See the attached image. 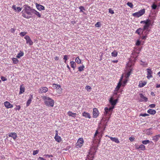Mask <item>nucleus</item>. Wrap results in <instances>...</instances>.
Listing matches in <instances>:
<instances>
[{
  "label": "nucleus",
  "mask_w": 160,
  "mask_h": 160,
  "mask_svg": "<svg viewBox=\"0 0 160 160\" xmlns=\"http://www.w3.org/2000/svg\"><path fill=\"white\" fill-rule=\"evenodd\" d=\"M43 99L44 100L45 104L47 106L51 107L53 106L54 102L51 98L47 96H44Z\"/></svg>",
  "instance_id": "1"
},
{
  "label": "nucleus",
  "mask_w": 160,
  "mask_h": 160,
  "mask_svg": "<svg viewBox=\"0 0 160 160\" xmlns=\"http://www.w3.org/2000/svg\"><path fill=\"white\" fill-rule=\"evenodd\" d=\"M140 23L145 24L142 28L144 31L146 30L147 31H149V28L151 25V21L150 20L148 19L146 20L142 21L140 22Z\"/></svg>",
  "instance_id": "2"
},
{
  "label": "nucleus",
  "mask_w": 160,
  "mask_h": 160,
  "mask_svg": "<svg viewBox=\"0 0 160 160\" xmlns=\"http://www.w3.org/2000/svg\"><path fill=\"white\" fill-rule=\"evenodd\" d=\"M97 147H93L91 149L89 153L88 157L89 158H90V159L92 160L94 158V155L95 154L97 150Z\"/></svg>",
  "instance_id": "3"
},
{
  "label": "nucleus",
  "mask_w": 160,
  "mask_h": 160,
  "mask_svg": "<svg viewBox=\"0 0 160 160\" xmlns=\"http://www.w3.org/2000/svg\"><path fill=\"white\" fill-rule=\"evenodd\" d=\"M114 107H110L109 108L105 107L104 108V114L105 116H110L111 115L113 110L114 108Z\"/></svg>",
  "instance_id": "4"
},
{
  "label": "nucleus",
  "mask_w": 160,
  "mask_h": 160,
  "mask_svg": "<svg viewBox=\"0 0 160 160\" xmlns=\"http://www.w3.org/2000/svg\"><path fill=\"white\" fill-rule=\"evenodd\" d=\"M145 13V10L144 9H143L140 10L139 11L133 13L132 14L133 17L136 18H139L141 16Z\"/></svg>",
  "instance_id": "5"
},
{
  "label": "nucleus",
  "mask_w": 160,
  "mask_h": 160,
  "mask_svg": "<svg viewBox=\"0 0 160 160\" xmlns=\"http://www.w3.org/2000/svg\"><path fill=\"white\" fill-rule=\"evenodd\" d=\"M34 9L31 8L29 6H27L24 8L25 12L28 15H32V11Z\"/></svg>",
  "instance_id": "6"
},
{
  "label": "nucleus",
  "mask_w": 160,
  "mask_h": 160,
  "mask_svg": "<svg viewBox=\"0 0 160 160\" xmlns=\"http://www.w3.org/2000/svg\"><path fill=\"white\" fill-rule=\"evenodd\" d=\"M127 67L128 72L126 74V77L127 78H128L131 75V71L132 70V68L131 67V65L129 63H128L127 64Z\"/></svg>",
  "instance_id": "7"
},
{
  "label": "nucleus",
  "mask_w": 160,
  "mask_h": 160,
  "mask_svg": "<svg viewBox=\"0 0 160 160\" xmlns=\"http://www.w3.org/2000/svg\"><path fill=\"white\" fill-rule=\"evenodd\" d=\"M83 140L82 138H80L78 140L76 144L77 148H80L82 147L83 143Z\"/></svg>",
  "instance_id": "8"
},
{
  "label": "nucleus",
  "mask_w": 160,
  "mask_h": 160,
  "mask_svg": "<svg viewBox=\"0 0 160 160\" xmlns=\"http://www.w3.org/2000/svg\"><path fill=\"white\" fill-rule=\"evenodd\" d=\"M24 38L26 40V43L27 44H29V46H31L33 44V42L29 36H25Z\"/></svg>",
  "instance_id": "9"
},
{
  "label": "nucleus",
  "mask_w": 160,
  "mask_h": 160,
  "mask_svg": "<svg viewBox=\"0 0 160 160\" xmlns=\"http://www.w3.org/2000/svg\"><path fill=\"white\" fill-rule=\"evenodd\" d=\"M109 102L111 105V107H115V106L116 105V103L118 101V99H116L115 100H113V98L111 97L109 99Z\"/></svg>",
  "instance_id": "10"
},
{
  "label": "nucleus",
  "mask_w": 160,
  "mask_h": 160,
  "mask_svg": "<svg viewBox=\"0 0 160 160\" xmlns=\"http://www.w3.org/2000/svg\"><path fill=\"white\" fill-rule=\"evenodd\" d=\"M147 78L148 79H150V78H152V72L150 69L147 68Z\"/></svg>",
  "instance_id": "11"
},
{
  "label": "nucleus",
  "mask_w": 160,
  "mask_h": 160,
  "mask_svg": "<svg viewBox=\"0 0 160 160\" xmlns=\"http://www.w3.org/2000/svg\"><path fill=\"white\" fill-rule=\"evenodd\" d=\"M135 148L137 149H138L139 150L144 151L145 150V147L143 144H141L140 146L138 145H135Z\"/></svg>",
  "instance_id": "12"
},
{
  "label": "nucleus",
  "mask_w": 160,
  "mask_h": 160,
  "mask_svg": "<svg viewBox=\"0 0 160 160\" xmlns=\"http://www.w3.org/2000/svg\"><path fill=\"white\" fill-rule=\"evenodd\" d=\"M36 7L38 10L40 11L45 10L44 7L42 5H40L38 3H36Z\"/></svg>",
  "instance_id": "13"
},
{
  "label": "nucleus",
  "mask_w": 160,
  "mask_h": 160,
  "mask_svg": "<svg viewBox=\"0 0 160 160\" xmlns=\"http://www.w3.org/2000/svg\"><path fill=\"white\" fill-rule=\"evenodd\" d=\"M8 136L12 138L14 140H16L18 137L17 133L14 132L9 133Z\"/></svg>",
  "instance_id": "14"
},
{
  "label": "nucleus",
  "mask_w": 160,
  "mask_h": 160,
  "mask_svg": "<svg viewBox=\"0 0 160 160\" xmlns=\"http://www.w3.org/2000/svg\"><path fill=\"white\" fill-rule=\"evenodd\" d=\"M98 115V112L97 108H94L93 112V118H96Z\"/></svg>",
  "instance_id": "15"
},
{
  "label": "nucleus",
  "mask_w": 160,
  "mask_h": 160,
  "mask_svg": "<svg viewBox=\"0 0 160 160\" xmlns=\"http://www.w3.org/2000/svg\"><path fill=\"white\" fill-rule=\"evenodd\" d=\"M144 31V30L142 28H139L135 32L136 33L138 34L139 35H141L143 34Z\"/></svg>",
  "instance_id": "16"
},
{
  "label": "nucleus",
  "mask_w": 160,
  "mask_h": 160,
  "mask_svg": "<svg viewBox=\"0 0 160 160\" xmlns=\"http://www.w3.org/2000/svg\"><path fill=\"white\" fill-rule=\"evenodd\" d=\"M4 104L5 107L7 108H12L13 107V105L8 101L5 102Z\"/></svg>",
  "instance_id": "17"
},
{
  "label": "nucleus",
  "mask_w": 160,
  "mask_h": 160,
  "mask_svg": "<svg viewBox=\"0 0 160 160\" xmlns=\"http://www.w3.org/2000/svg\"><path fill=\"white\" fill-rule=\"evenodd\" d=\"M48 88L46 87H41L40 88L39 92L40 93L46 92L48 91Z\"/></svg>",
  "instance_id": "18"
},
{
  "label": "nucleus",
  "mask_w": 160,
  "mask_h": 160,
  "mask_svg": "<svg viewBox=\"0 0 160 160\" xmlns=\"http://www.w3.org/2000/svg\"><path fill=\"white\" fill-rule=\"evenodd\" d=\"M106 137L108 136L111 140L113 142H114L116 143H118L120 142L118 138H113L112 137H111L110 136H108V135H106Z\"/></svg>",
  "instance_id": "19"
},
{
  "label": "nucleus",
  "mask_w": 160,
  "mask_h": 160,
  "mask_svg": "<svg viewBox=\"0 0 160 160\" xmlns=\"http://www.w3.org/2000/svg\"><path fill=\"white\" fill-rule=\"evenodd\" d=\"M33 98V95L32 94H30V97H29V98L28 100L27 101L26 103V106L27 107H28L30 104L31 103L32 99Z\"/></svg>",
  "instance_id": "20"
},
{
  "label": "nucleus",
  "mask_w": 160,
  "mask_h": 160,
  "mask_svg": "<svg viewBox=\"0 0 160 160\" xmlns=\"http://www.w3.org/2000/svg\"><path fill=\"white\" fill-rule=\"evenodd\" d=\"M32 14H34L36 16H37L38 18H41V14L36 10L34 9L32 11Z\"/></svg>",
  "instance_id": "21"
},
{
  "label": "nucleus",
  "mask_w": 160,
  "mask_h": 160,
  "mask_svg": "<svg viewBox=\"0 0 160 160\" xmlns=\"http://www.w3.org/2000/svg\"><path fill=\"white\" fill-rule=\"evenodd\" d=\"M82 116L85 117L86 118H87L89 119H90L91 118V116L89 113L86 112H84L82 113Z\"/></svg>",
  "instance_id": "22"
},
{
  "label": "nucleus",
  "mask_w": 160,
  "mask_h": 160,
  "mask_svg": "<svg viewBox=\"0 0 160 160\" xmlns=\"http://www.w3.org/2000/svg\"><path fill=\"white\" fill-rule=\"evenodd\" d=\"M160 138V135H157L152 137V140L155 142H157Z\"/></svg>",
  "instance_id": "23"
},
{
  "label": "nucleus",
  "mask_w": 160,
  "mask_h": 160,
  "mask_svg": "<svg viewBox=\"0 0 160 160\" xmlns=\"http://www.w3.org/2000/svg\"><path fill=\"white\" fill-rule=\"evenodd\" d=\"M68 114L69 117H71L75 118L76 117V114L75 113L72 112L71 111H69L68 112Z\"/></svg>",
  "instance_id": "24"
},
{
  "label": "nucleus",
  "mask_w": 160,
  "mask_h": 160,
  "mask_svg": "<svg viewBox=\"0 0 160 160\" xmlns=\"http://www.w3.org/2000/svg\"><path fill=\"white\" fill-rule=\"evenodd\" d=\"M23 11H24V10H23L22 11V16L23 17H24L27 19H29L32 17L31 16H29L26 13H25L23 12Z\"/></svg>",
  "instance_id": "25"
},
{
  "label": "nucleus",
  "mask_w": 160,
  "mask_h": 160,
  "mask_svg": "<svg viewBox=\"0 0 160 160\" xmlns=\"http://www.w3.org/2000/svg\"><path fill=\"white\" fill-rule=\"evenodd\" d=\"M148 113L152 115H154L156 113V111L154 110L149 109L147 112Z\"/></svg>",
  "instance_id": "26"
},
{
  "label": "nucleus",
  "mask_w": 160,
  "mask_h": 160,
  "mask_svg": "<svg viewBox=\"0 0 160 160\" xmlns=\"http://www.w3.org/2000/svg\"><path fill=\"white\" fill-rule=\"evenodd\" d=\"M146 84V82L145 81L142 82L140 81L139 82V87L141 88L144 87Z\"/></svg>",
  "instance_id": "27"
},
{
  "label": "nucleus",
  "mask_w": 160,
  "mask_h": 160,
  "mask_svg": "<svg viewBox=\"0 0 160 160\" xmlns=\"http://www.w3.org/2000/svg\"><path fill=\"white\" fill-rule=\"evenodd\" d=\"M25 91V88L24 87H22V85L20 86V92L19 94H21L24 92Z\"/></svg>",
  "instance_id": "28"
},
{
  "label": "nucleus",
  "mask_w": 160,
  "mask_h": 160,
  "mask_svg": "<svg viewBox=\"0 0 160 160\" xmlns=\"http://www.w3.org/2000/svg\"><path fill=\"white\" fill-rule=\"evenodd\" d=\"M152 129V128H150L148 129L146 131V133L148 135H151L152 134V132L151 131V130Z\"/></svg>",
  "instance_id": "29"
},
{
  "label": "nucleus",
  "mask_w": 160,
  "mask_h": 160,
  "mask_svg": "<svg viewBox=\"0 0 160 160\" xmlns=\"http://www.w3.org/2000/svg\"><path fill=\"white\" fill-rule=\"evenodd\" d=\"M71 64V67L73 68V69L74 70L76 67V63L74 62L71 61L70 62Z\"/></svg>",
  "instance_id": "30"
},
{
  "label": "nucleus",
  "mask_w": 160,
  "mask_h": 160,
  "mask_svg": "<svg viewBox=\"0 0 160 160\" xmlns=\"http://www.w3.org/2000/svg\"><path fill=\"white\" fill-rule=\"evenodd\" d=\"M54 138L55 140L58 142H60L61 141V138L60 137L57 136H55Z\"/></svg>",
  "instance_id": "31"
},
{
  "label": "nucleus",
  "mask_w": 160,
  "mask_h": 160,
  "mask_svg": "<svg viewBox=\"0 0 160 160\" xmlns=\"http://www.w3.org/2000/svg\"><path fill=\"white\" fill-rule=\"evenodd\" d=\"M140 95L141 98L142 99L143 101L146 102L148 101V98L144 97L142 94H140Z\"/></svg>",
  "instance_id": "32"
},
{
  "label": "nucleus",
  "mask_w": 160,
  "mask_h": 160,
  "mask_svg": "<svg viewBox=\"0 0 160 160\" xmlns=\"http://www.w3.org/2000/svg\"><path fill=\"white\" fill-rule=\"evenodd\" d=\"M52 87L55 88L57 90H59L60 89H61V86L59 85L56 84L54 83L52 85Z\"/></svg>",
  "instance_id": "33"
},
{
  "label": "nucleus",
  "mask_w": 160,
  "mask_h": 160,
  "mask_svg": "<svg viewBox=\"0 0 160 160\" xmlns=\"http://www.w3.org/2000/svg\"><path fill=\"white\" fill-rule=\"evenodd\" d=\"M79 8L80 9V12H82L84 14H86V13L83 11H85V9L83 6H80L79 7Z\"/></svg>",
  "instance_id": "34"
},
{
  "label": "nucleus",
  "mask_w": 160,
  "mask_h": 160,
  "mask_svg": "<svg viewBox=\"0 0 160 160\" xmlns=\"http://www.w3.org/2000/svg\"><path fill=\"white\" fill-rule=\"evenodd\" d=\"M23 52L22 51H20L19 53L18 54L17 57L18 58H19L23 56Z\"/></svg>",
  "instance_id": "35"
},
{
  "label": "nucleus",
  "mask_w": 160,
  "mask_h": 160,
  "mask_svg": "<svg viewBox=\"0 0 160 160\" xmlns=\"http://www.w3.org/2000/svg\"><path fill=\"white\" fill-rule=\"evenodd\" d=\"M118 52L116 50H114L112 53L111 55L113 57H116L118 55Z\"/></svg>",
  "instance_id": "36"
},
{
  "label": "nucleus",
  "mask_w": 160,
  "mask_h": 160,
  "mask_svg": "<svg viewBox=\"0 0 160 160\" xmlns=\"http://www.w3.org/2000/svg\"><path fill=\"white\" fill-rule=\"evenodd\" d=\"M12 60L13 63L15 64L18 63L19 62L18 60L16 58H12Z\"/></svg>",
  "instance_id": "37"
},
{
  "label": "nucleus",
  "mask_w": 160,
  "mask_h": 160,
  "mask_svg": "<svg viewBox=\"0 0 160 160\" xmlns=\"http://www.w3.org/2000/svg\"><path fill=\"white\" fill-rule=\"evenodd\" d=\"M150 141L149 140H145L142 141V143L144 145H146L150 143Z\"/></svg>",
  "instance_id": "38"
},
{
  "label": "nucleus",
  "mask_w": 160,
  "mask_h": 160,
  "mask_svg": "<svg viewBox=\"0 0 160 160\" xmlns=\"http://www.w3.org/2000/svg\"><path fill=\"white\" fill-rule=\"evenodd\" d=\"M75 62L78 64L81 63V61L78 57H77L75 59Z\"/></svg>",
  "instance_id": "39"
},
{
  "label": "nucleus",
  "mask_w": 160,
  "mask_h": 160,
  "mask_svg": "<svg viewBox=\"0 0 160 160\" xmlns=\"http://www.w3.org/2000/svg\"><path fill=\"white\" fill-rule=\"evenodd\" d=\"M120 87L118 86V85L116 87L115 89V90L114 94H117V92H118V90L119 89Z\"/></svg>",
  "instance_id": "40"
},
{
  "label": "nucleus",
  "mask_w": 160,
  "mask_h": 160,
  "mask_svg": "<svg viewBox=\"0 0 160 160\" xmlns=\"http://www.w3.org/2000/svg\"><path fill=\"white\" fill-rule=\"evenodd\" d=\"M84 66L83 65H82V66L79 67L78 68V71L80 72H81L84 70Z\"/></svg>",
  "instance_id": "41"
},
{
  "label": "nucleus",
  "mask_w": 160,
  "mask_h": 160,
  "mask_svg": "<svg viewBox=\"0 0 160 160\" xmlns=\"http://www.w3.org/2000/svg\"><path fill=\"white\" fill-rule=\"evenodd\" d=\"M106 125H103L102 126V127H99V129H102V130H101V131L102 132H103V131H104L105 129V128H106Z\"/></svg>",
  "instance_id": "42"
},
{
  "label": "nucleus",
  "mask_w": 160,
  "mask_h": 160,
  "mask_svg": "<svg viewBox=\"0 0 160 160\" xmlns=\"http://www.w3.org/2000/svg\"><path fill=\"white\" fill-rule=\"evenodd\" d=\"M27 33V32H21L20 33L19 35L21 37H23L25 36Z\"/></svg>",
  "instance_id": "43"
},
{
  "label": "nucleus",
  "mask_w": 160,
  "mask_h": 160,
  "mask_svg": "<svg viewBox=\"0 0 160 160\" xmlns=\"http://www.w3.org/2000/svg\"><path fill=\"white\" fill-rule=\"evenodd\" d=\"M68 55H65L63 56V59L65 60L64 62L66 63V61L68 60Z\"/></svg>",
  "instance_id": "44"
},
{
  "label": "nucleus",
  "mask_w": 160,
  "mask_h": 160,
  "mask_svg": "<svg viewBox=\"0 0 160 160\" xmlns=\"http://www.w3.org/2000/svg\"><path fill=\"white\" fill-rule=\"evenodd\" d=\"M101 23L100 22H98L95 24V26L96 27H101Z\"/></svg>",
  "instance_id": "45"
},
{
  "label": "nucleus",
  "mask_w": 160,
  "mask_h": 160,
  "mask_svg": "<svg viewBox=\"0 0 160 160\" xmlns=\"http://www.w3.org/2000/svg\"><path fill=\"white\" fill-rule=\"evenodd\" d=\"M127 5L131 8H132L133 7V5L131 2H128L127 3Z\"/></svg>",
  "instance_id": "46"
},
{
  "label": "nucleus",
  "mask_w": 160,
  "mask_h": 160,
  "mask_svg": "<svg viewBox=\"0 0 160 160\" xmlns=\"http://www.w3.org/2000/svg\"><path fill=\"white\" fill-rule=\"evenodd\" d=\"M39 150H34L33 151V154L35 155L38 154L39 152Z\"/></svg>",
  "instance_id": "47"
},
{
  "label": "nucleus",
  "mask_w": 160,
  "mask_h": 160,
  "mask_svg": "<svg viewBox=\"0 0 160 160\" xmlns=\"http://www.w3.org/2000/svg\"><path fill=\"white\" fill-rule=\"evenodd\" d=\"M157 7V6L154 3L153 4L152 6V8L153 9H155Z\"/></svg>",
  "instance_id": "48"
},
{
  "label": "nucleus",
  "mask_w": 160,
  "mask_h": 160,
  "mask_svg": "<svg viewBox=\"0 0 160 160\" xmlns=\"http://www.w3.org/2000/svg\"><path fill=\"white\" fill-rule=\"evenodd\" d=\"M108 12L109 13L111 14H113L114 13V12L111 8H109L108 9Z\"/></svg>",
  "instance_id": "49"
},
{
  "label": "nucleus",
  "mask_w": 160,
  "mask_h": 160,
  "mask_svg": "<svg viewBox=\"0 0 160 160\" xmlns=\"http://www.w3.org/2000/svg\"><path fill=\"white\" fill-rule=\"evenodd\" d=\"M98 133V132L97 130L94 135V138L95 140L97 138V135Z\"/></svg>",
  "instance_id": "50"
},
{
  "label": "nucleus",
  "mask_w": 160,
  "mask_h": 160,
  "mask_svg": "<svg viewBox=\"0 0 160 160\" xmlns=\"http://www.w3.org/2000/svg\"><path fill=\"white\" fill-rule=\"evenodd\" d=\"M1 79L3 81H5L7 80V79L5 77L2 76L1 77Z\"/></svg>",
  "instance_id": "51"
},
{
  "label": "nucleus",
  "mask_w": 160,
  "mask_h": 160,
  "mask_svg": "<svg viewBox=\"0 0 160 160\" xmlns=\"http://www.w3.org/2000/svg\"><path fill=\"white\" fill-rule=\"evenodd\" d=\"M149 115L147 113L141 114L140 116L143 117H146L149 116Z\"/></svg>",
  "instance_id": "52"
},
{
  "label": "nucleus",
  "mask_w": 160,
  "mask_h": 160,
  "mask_svg": "<svg viewBox=\"0 0 160 160\" xmlns=\"http://www.w3.org/2000/svg\"><path fill=\"white\" fill-rule=\"evenodd\" d=\"M16 29L14 28H12L10 30V31L12 33H14Z\"/></svg>",
  "instance_id": "53"
},
{
  "label": "nucleus",
  "mask_w": 160,
  "mask_h": 160,
  "mask_svg": "<svg viewBox=\"0 0 160 160\" xmlns=\"http://www.w3.org/2000/svg\"><path fill=\"white\" fill-rule=\"evenodd\" d=\"M85 89L87 90H89L91 89V88L89 86H87L86 87Z\"/></svg>",
  "instance_id": "54"
},
{
  "label": "nucleus",
  "mask_w": 160,
  "mask_h": 160,
  "mask_svg": "<svg viewBox=\"0 0 160 160\" xmlns=\"http://www.w3.org/2000/svg\"><path fill=\"white\" fill-rule=\"evenodd\" d=\"M155 106V105L153 104H151L149 105V107L151 108H154Z\"/></svg>",
  "instance_id": "55"
},
{
  "label": "nucleus",
  "mask_w": 160,
  "mask_h": 160,
  "mask_svg": "<svg viewBox=\"0 0 160 160\" xmlns=\"http://www.w3.org/2000/svg\"><path fill=\"white\" fill-rule=\"evenodd\" d=\"M122 80V78H121L120 80V81L118 83V84L117 85L118 86L121 87V82Z\"/></svg>",
  "instance_id": "56"
},
{
  "label": "nucleus",
  "mask_w": 160,
  "mask_h": 160,
  "mask_svg": "<svg viewBox=\"0 0 160 160\" xmlns=\"http://www.w3.org/2000/svg\"><path fill=\"white\" fill-rule=\"evenodd\" d=\"M134 139V138L132 137H130L129 138V139L131 141H133Z\"/></svg>",
  "instance_id": "57"
},
{
  "label": "nucleus",
  "mask_w": 160,
  "mask_h": 160,
  "mask_svg": "<svg viewBox=\"0 0 160 160\" xmlns=\"http://www.w3.org/2000/svg\"><path fill=\"white\" fill-rule=\"evenodd\" d=\"M44 156L48 157L49 158H50V157H53V156L52 155H48V154H45L44 155Z\"/></svg>",
  "instance_id": "58"
},
{
  "label": "nucleus",
  "mask_w": 160,
  "mask_h": 160,
  "mask_svg": "<svg viewBox=\"0 0 160 160\" xmlns=\"http://www.w3.org/2000/svg\"><path fill=\"white\" fill-rule=\"evenodd\" d=\"M146 38H147V36H146V35L142 36V37L141 38L143 40H145L146 39Z\"/></svg>",
  "instance_id": "59"
},
{
  "label": "nucleus",
  "mask_w": 160,
  "mask_h": 160,
  "mask_svg": "<svg viewBox=\"0 0 160 160\" xmlns=\"http://www.w3.org/2000/svg\"><path fill=\"white\" fill-rule=\"evenodd\" d=\"M141 43V42L139 41L138 40L136 42V44L137 45L139 46L140 45Z\"/></svg>",
  "instance_id": "60"
},
{
  "label": "nucleus",
  "mask_w": 160,
  "mask_h": 160,
  "mask_svg": "<svg viewBox=\"0 0 160 160\" xmlns=\"http://www.w3.org/2000/svg\"><path fill=\"white\" fill-rule=\"evenodd\" d=\"M17 9L18 10V12H20V11H21V10H22V8H20V7H17Z\"/></svg>",
  "instance_id": "61"
},
{
  "label": "nucleus",
  "mask_w": 160,
  "mask_h": 160,
  "mask_svg": "<svg viewBox=\"0 0 160 160\" xmlns=\"http://www.w3.org/2000/svg\"><path fill=\"white\" fill-rule=\"evenodd\" d=\"M38 159L39 160H46L45 159H44L43 158L41 157H39V158H38Z\"/></svg>",
  "instance_id": "62"
},
{
  "label": "nucleus",
  "mask_w": 160,
  "mask_h": 160,
  "mask_svg": "<svg viewBox=\"0 0 160 160\" xmlns=\"http://www.w3.org/2000/svg\"><path fill=\"white\" fill-rule=\"evenodd\" d=\"M12 8L14 10H16V6L15 5H14L12 6Z\"/></svg>",
  "instance_id": "63"
},
{
  "label": "nucleus",
  "mask_w": 160,
  "mask_h": 160,
  "mask_svg": "<svg viewBox=\"0 0 160 160\" xmlns=\"http://www.w3.org/2000/svg\"><path fill=\"white\" fill-rule=\"evenodd\" d=\"M54 59L55 60H58L59 59V58L58 57L56 56L55 57Z\"/></svg>",
  "instance_id": "64"
}]
</instances>
